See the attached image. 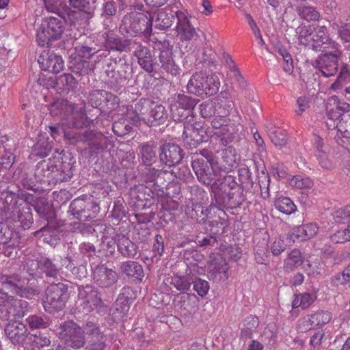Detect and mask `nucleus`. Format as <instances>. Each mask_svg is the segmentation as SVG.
<instances>
[{"instance_id": "nucleus-42", "label": "nucleus", "mask_w": 350, "mask_h": 350, "mask_svg": "<svg viewBox=\"0 0 350 350\" xmlns=\"http://www.w3.org/2000/svg\"><path fill=\"white\" fill-rule=\"evenodd\" d=\"M117 62L116 59H109L104 66L105 73L108 80L111 83H119L122 79V75L116 70Z\"/></svg>"}, {"instance_id": "nucleus-21", "label": "nucleus", "mask_w": 350, "mask_h": 350, "mask_svg": "<svg viewBox=\"0 0 350 350\" xmlns=\"http://www.w3.org/2000/svg\"><path fill=\"white\" fill-rule=\"evenodd\" d=\"M93 280L99 286L107 288L113 285L118 280L117 273L105 265L97 266L93 271Z\"/></svg>"}, {"instance_id": "nucleus-59", "label": "nucleus", "mask_w": 350, "mask_h": 350, "mask_svg": "<svg viewBox=\"0 0 350 350\" xmlns=\"http://www.w3.org/2000/svg\"><path fill=\"white\" fill-rule=\"evenodd\" d=\"M131 195L137 202H141L139 205L145 206L146 203L144 202L148 200L150 196V193H146V188L144 185L136 186L131 190Z\"/></svg>"}, {"instance_id": "nucleus-53", "label": "nucleus", "mask_w": 350, "mask_h": 350, "mask_svg": "<svg viewBox=\"0 0 350 350\" xmlns=\"http://www.w3.org/2000/svg\"><path fill=\"white\" fill-rule=\"evenodd\" d=\"M289 184L291 187L299 189H310L313 187V180L307 176L300 175L293 176L289 180Z\"/></svg>"}, {"instance_id": "nucleus-40", "label": "nucleus", "mask_w": 350, "mask_h": 350, "mask_svg": "<svg viewBox=\"0 0 350 350\" xmlns=\"http://www.w3.org/2000/svg\"><path fill=\"white\" fill-rule=\"evenodd\" d=\"M198 101V99L189 96L178 94L173 98L170 105H176L178 107H183L192 113Z\"/></svg>"}, {"instance_id": "nucleus-10", "label": "nucleus", "mask_w": 350, "mask_h": 350, "mask_svg": "<svg viewBox=\"0 0 350 350\" xmlns=\"http://www.w3.org/2000/svg\"><path fill=\"white\" fill-rule=\"evenodd\" d=\"M174 30L182 42H189L197 35L196 29L191 24L188 14L182 10L178 11Z\"/></svg>"}, {"instance_id": "nucleus-64", "label": "nucleus", "mask_w": 350, "mask_h": 350, "mask_svg": "<svg viewBox=\"0 0 350 350\" xmlns=\"http://www.w3.org/2000/svg\"><path fill=\"white\" fill-rule=\"evenodd\" d=\"M336 128L343 137H350V114H343L336 123Z\"/></svg>"}, {"instance_id": "nucleus-12", "label": "nucleus", "mask_w": 350, "mask_h": 350, "mask_svg": "<svg viewBox=\"0 0 350 350\" xmlns=\"http://www.w3.org/2000/svg\"><path fill=\"white\" fill-rule=\"evenodd\" d=\"M20 277L16 275H0V288L7 291L8 293L16 294L21 297H28L29 296V291L26 288Z\"/></svg>"}, {"instance_id": "nucleus-30", "label": "nucleus", "mask_w": 350, "mask_h": 350, "mask_svg": "<svg viewBox=\"0 0 350 350\" xmlns=\"http://www.w3.org/2000/svg\"><path fill=\"white\" fill-rule=\"evenodd\" d=\"M213 103H215L216 113L221 117L228 116L234 107L232 100L226 92H221L218 96L213 98Z\"/></svg>"}, {"instance_id": "nucleus-50", "label": "nucleus", "mask_w": 350, "mask_h": 350, "mask_svg": "<svg viewBox=\"0 0 350 350\" xmlns=\"http://www.w3.org/2000/svg\"><path fill=\"white\" fill-rule=\"evenodd\" d=\"M26 322L31 329H45L50 325L44 315H30L26 319Z\"/></svg>"}, {"instance_id": "nucleus-32", "label": "nucleus", "mask_w": 350, "mask_h": 350, "mask_svg": "<svg viewBox=\"0 0 350 350\" xmlns=\"http://www.w3.org/2000/svg\"><path fill=\"white\" fill-rule=\"evenodd\" d=\"M167 117L165 107L153 101L146 124L151 126L160 125L165 122Z\"/></svg>"}, {"instance_id": "nucleus-20", "label": "nucleus", "mask_w": 350, "mask_h": 350, "mask_svg": "<svg viewBox=\"0 0 350 350\" xmlns=\"http://www.w3.org/2000/svg\"><path fill=\"white\" fill-rule=\"evenodd\" d=\"M79 300L80 305L86 312L100 307L102 304L101 299L98 296L97 291L89 286L79 289Z\"/></svg>"}, {"instance_id": "nucleus-22", "label": "nucleus", "mask_w": 350, "mask_h": 350, "mask_svg": "<svg viewBox=\"0 0 350 350\" xmlns=\"http://www.w3.org/2000/svg\"><path fill=\"white\" fill-rule=\"evenodd\" d=\"M191 166L200 183L205 185H211L213 183V165L208 164L203 158H196L193 160Z\"/></svg>"}, {"instance_id": "nucleus-25", "label": "nucleus", "mask_w": 350, "mask_h": 350, "mask_svg": "<svg viewBox=\"0 0 350 350\" xmlns=\"http://www.w3.org/2000/svg\"><path fill=\"white\" fill-rule=\"evenodd\" d=\"M161 44L165 48L161 51L159 59L161 68L172 75L178 74V67L175 64L172 57V47L169 40H164Z\"/></svg>"}, {"instance_id": "nucleus-16", "label": "nucleus", "mask_w": 350, "mask_h": 350, "mask_svg": "<svg viewBox=\"0 0 350 350\" xmlns=\"http://www.w3.org/2000/svg\"><path fill=\"white\" fill-rule=\"evenodd\" d=\"M57 150L55 154L53 155L52 159L55 165V184L70 180L73 176V164L71 162L62 161V153Z\"/></svg>"}, {"instance_id": "nucleus-48", "label": "nucleus", "mask_w": 350, "mask_h": 350, "mask_svg": "<svg viewBox=\"0 0 350 350\" xmlns=\"http://www.w3.org/2000/svg\"><path fill=\"white\" fill-rule=\"evenodd\" d=\"M170 283L173 285L178 291H187L189 289L191 282V279L187 275H179L174 274L167 279Z\"/></svg>"}, {"instance_id": "nucleus-28", "label": "nucleus", "mask_w": 350, "mask_h": 350, "mask_svg": "<svg viewBox=\"0 0 350 350\" xmlns=\"http://www.w3.org/2000/svg\"><path fill=\"white\" fill-rule=\"evenodd\" d=\"M100 229H103V234L101 239L100 250L106 256H111L114 254L118 242L115 239V230L111 226L100 225Z\"/></svg>"}, {"instance_id": "nucleus-6", "label": "nucleus", "mask_w": 350, "mask_h": 350, "mask_svg": "<svg viewBox=\"0 0 350 350\" xmlns=\"http://www.w3.org/2000/svg\"><path fill=\"white\" fill-rule=\"evenodd\" d=\"M69 297L68 287L63 283L53 284L46 291L43 306L46 312L53 314L62 310Z\"/></svg>"}, {"instance_id": "nucleus-18", "label": "nucleus", "mask_w": 350, "mask_h": 350, "mask_svg": "<svg viewBox=\"0 0 350 350\" xmlns=\"http://www.w3.org/2000/svg\"><path fill=\"white\" fill-rule=\"evenodd\" d=\"M174 170H158L155 168H148L146 173L147 182L153 183L159 187H167L170 183L174 182L176 178Z\"/></svg>"}, {"instance_id": "nucleus-29", "label": "nucleus", "mask_w": 350, "mask_h": 350, "mask_svg": "<svg viewBox=\"0 0 350 350\" xmlns=\"http://www.w3.org/2000/svg\"><path fill=\"white\" fill-rule=\"evenodd\" d=\"M140 66L147 72L151 73L153 70V59L150 49L145 46L138 44L133 52Z\"/></svg>"}, {"instance_id": "nucleus-1", "label": "nucleus", "mask_w": 350, "mask_h": 350, "mask_svg": "<svg viewBox=\"0 0 350 350\" xmlns=\"http://www.w3.org/2000/svg\"><path fill=\"white\" fill-rule=\"evenodd\" d=\"M216 205L211 204V209L235 208L244 202L243 188L237 184L236 178L232 175H226L223 178L215 181L212 185Z\"/></svg>"}, {"instance_id": "nucleus-62", "label": "nucleus", "mask_w": 350, "mask_h": 350, "mask_svg": "<svg viewBox=\"0 0 350 350\" xmlns=\"http://www.w3.org/2000/svg\"><path fill=\"white\" fill-rule=\"evenodd\" d=\"M255 260L258 264L266 265L268 262L269 252L266 244L257 245L254 248Z\"/></svg>"}, {"instance_id": "nucleus-27", "label": "nucleus", "mask_w": 350, "mask_h": 350, "mask_svg": "<svg viewBox=\"0 0 350 350\" xmlns=\"http://www.w3.org/2000/svg\"><path fill=\"white\" fill-rule=\"evenodd\" d=\"M27 331L26 325L19 321L9 322L5 328V335L14 345H19L23 342Z\"/></svg>"}, {"instance_id": "nucleus-56", "label": "nucleus", "mask_w": 350, "mask_h": 350, "mask_svg": "<svg viewBox=\"0 0 350 350\" xmlns=\"http://www.w3.org/2000/svg\"><path fill=\"white\" fill-rule=\"evenodd\" d=\"M207 211L208 208H204L201 204H193L191 209L189 211L188 214L192 219H196L198 222H204L208 218Z\"/></svg>"}, {"instance_id": "nucleus-9", "label": "nucleus", "mask_w": 350, "mask_h": 350, "mask_svg": "<svg viewBox=\"0 0 350 350\" xmlns=\"http://www.w3.org/2000/svg\"><path fill=\"white\" fill-rule=\"evenodd\" d=\"M153 100L142 98L135 101L127 109L126 117L131 124L137 125L142 122L147 124Z\"/></svg>"}, {"instance_id": "nucleus-24", "label": "nucleus", "mask_w": 350, "mask_h": 350, "mask_svg": "<svg viewBox=\"0 0 350 350\" xmlns=\"http://www.w3.org/2000/svg\"><path fill=\"white\" fill-rule=\"evenodd\" d=\"M327 115L329 120H339L343 114H349L350 105L345 101H341L336 96H332L327 103Z\"/></svg>"}, {"instance_id": "nucleus-15", "label": "nucleus", "mask_w": 350, "mask_h": 350, "mask_svg": "<svg viewBox=\"0 0 350 350\" xmlns=\"http://www.w3.org/2000/svg\"><path fill=\"white\" fill-rule=\"evenodd\" d=\"M312 49L314 51H325L326 49L336 50L338 44L327 36L325 26H317L312 30Z\"/></svg>"}, {"instance_id": "nucleus-26", "label": "nucleus", "mask_w": 350, "mask_h": 350, "mask_svg": "<svg viewBox=\"0 0 350 350\" xmlns=\"http://www.w3.org/2000/svg\"><path fill=\"white\" fill-rule=\"evenodd\" d=\"M177 13L178 11H173L170 6L158 10L154 13L155 27L160 30L170 28L174 22V18H177Z\"/></svg>"}, {"instance_id": "nucleus-13", "label": "nucleus", "mask_w": 350, "mask_h": 350, "mask_svg": "<svg viewBox=\"0 0 350 350\" xmlns=\"http://www.w3.org/2000/svg\"><path fill=\"white\" fill-rule=\"evenodd\" d=\"M210 258L208 264L210 276L219 281L228 279L229 267L223 256L220 254H212Z\"/></svg>"}, {"instance_id": "nucleus-49", "label": "nucleus", "mask_w": 350, "mask_h": 350, "mask_svg": "<svg viewBox=\"0 0 350 350\" xmlns=\"http://www.w3.org/2000/svg\"><path fill=\"white\" fill-rule=\"evenodd\" d=\"M350 83V72L349 70L344 67L341 69L339 75L338 76L336 81L331 85V89L335 91H338L342 88L348 87L347 85Z\"/></svg>"}, {"instance_id": "nucleus-58", "label": "nucleus", "mask_w": 350, "mask_h": 350, "mask_svg": "<svg viewBox=\"0 0 350 350\" xmlns=\"http://www.w3.org/2000/svg\"><path fill=\"white\" fill-rule=\"evenodd\" d=\"M221 139L223 145L226 146L228 144L231 143L234 138V125L228 124L220 131L215 133Z\"/></svg>"}, {"instance_id": "nucleus-39", "label": "nucleus", "mask_w": 350, "mask_h": 350, "mask_svg": "<svg viewBox=\"0 0 350 350\" xmlns=\"http://www.w3.org/2000/svg\"><path fill=\"white\" fill-rule=\"evenodd\" d=\"M316 297L309 293H297L293 295L292 308L293 309H308L314 301Z\"/></svg>"}, {"instance_id": "nucleus-44", "label": "nucleus", "mask_w": 350, "mask_h": 350, "mask_svg": "<svg viewBox=\"0 0 350 350\" xmlns=\"http://www.w3.org/2000/svg\"><path fill=\"white\" fill-rule=\"evenodd\" d=\"M90 335L91 338L86 348L87 350H105L106 348L105 336L99 329L97 327L93 329Z\"/></svg>"}, {"instance_id": "nucleus-5", "label": "nucleus", "mask_w": 350, "mask_h": 350, "mask_svg": "<svg viewBox=\"0 0 350 350\" xmlns=\"http://www.w3.org/2000/svg\"><path fill=\"white\" fill-rule=\"evenodd\" d=\"M64 31L62 19L53 16L44 18L36 33L38 44L42 47H50L51 42L59 39Z\"/></svg>"}, {"instance_id": "nucleus-63", "label": "nucleus", "mask_w": 350, "mask_h": 350, "mask_svg": "<svg viewBox=\"0 0 350 350\" xmlns=\"http://www.w3.org/2000/svg\"><path fill=\"white\" fill-rule=\"evenodd\" d=\"M333 218L337 224H350V206L336 210L333 215Z\"/></svg>"}, {"instance_id": "nucleus-4", "label": "nucleus", "mask_w": 350, "mask_h": 350, "mask_svg": "<svg viewBox=\"0 0 350 350\" xmlns=\"http://www.w3.org/2000/svg\"><path fill=\"white\" fill-rule=\"evenodd\" d=\"M221 83L219 77L215 74L206 75L196 72L188 81L187 88L189 92L198 96H212L217 94Z\"/></svg>"}, {"instance_id": "nucleus-54", "label": "nucleus", "mask_w": 350, "mask_h": 350, "mask_svg": "<svg viewBox=\"0 0 350 350\" xmlns=\"http://www.w3.org/2000/svg\"><path fill=\"white\" fill-rule=\"evenodd\" d=\"M297 40L300 45L312 46V26L301 27L298 31Z\"/></svg>"}, {"instance_id": "nucleus-45", "label": "nucleus", "mask_w": 350, "mask_h": 350, "mask_svg": "<svg viewBox=\"0 0 350 350\" xmlns=\"http://www.w3.org/2000/svg\"><path fill=\"white\" fill-rule=\"evenodd\" d=\"M17 221L20 223V226L24 229L30 228L33 223V215L31 208L27 205L18 208L17 210Z\"/></svg>"}, {"instance_id": "nucleus-33", "label": "nucleus", "mask_w": 350, "mask_h": 350, "mask_svg": "<svg viewBox=\"0 0 350 350\" xmlns=\"http://www.w3.org/2000/svg\"><path fill=\"white\" fill-rule=\"evenodd\" d=\"M120 269L128 277L133 278L138 281H142L144 277L142 266L136 261H126L121 264Z\"/></svg>"}, {"instance_id": "nucleus-41", "label": "nucleus", "mask_w": 350, "mask_h": 350, "mask_svg": "<svg viewBox=\"0 0 350 350\" xmlns=\"http://www.w3.org/2000/svg\"><path fill=\"white\" fill-rule=\"evenodd\" d=\"M304 262V258L299 250L294 249L288 253L284 261V268L287 271H292Z\"/></svg>"}, {"instance_id": "nucleus-43", "label": "nucleus", "mask_w": 350, "mask_h": 350, "mask_svg": "<svg viewBox=\"0 0 350 350\" xmlns=\"http://www.w3.org/2000/svg\"><path fill=\"white\" fill-rule=\"evenodd\" d=\"M274 206L278 211L286 215H291L297 209L293 200L288 197L278 198L274 202Z\"/></svg>"}, {"instance_id": "nucleus-46", "label": "nucleus", "mask_w": 350, "mask_h": 350, "mask_svg": "<svg viewBox=\"0 0 350 350\" xmlns=\"http://www.w3.org/2000/svg\"><path fill=\"white\" fill-rule=\"evenodd\" d=\"M314 144L320 165L324 168H330L332 167V163L326 159L323 139L319 136H316L314 137Z\"/></svg>"}, {"instance_id": "nucleus-52", "label": "nucleus", "mask_w": 350, "mask_h": 350, "mask_svg": "<svg viewBox=\"0 0 350 350\" xmlns=\"http://www.w3.org/2000/svg\"><path fill=\"white\" fill-rule=\"evenodd\" d=\"M129 308V298L124 296H119L115 303V312L113 314L115 317L122 318L127 314Z\"/></svg>"}, {"instance_id": "nucleus-3", "label": "nucleus", "mask_w": 350, "mask_h": 350, "mask_svg": "<svg viewBox=\"0 0 350 350\" xmlns=\"http://www.w3.org/2000/svg\"><path fill=\"white\" fill-rule=\"evenodd\" d=\"M154 17L148 12H132L122 18L120 30L127 36H135L139 33L150 35Z\"/></svg>"}, {"instance_id": "nucleus-7", "label": "nucleus", "mask_w": 350, "mask_h": 350, "mask_svg": "<svg viewBox=\"0 0 350 350\" xmlns=\"http://www.w3.org/2000/svg\"><path fill=\"white\" fill-rule=\"evenodd\" d=\"M183 138L185 143L191 148H196L200 143L206 142L208 135L204 122L194 120L191 116V119L185 124Z\"/></svg>"}, {"instance_id": "nucleus-36", "label": "nucleus", "mask_w": 350, "mask_h": 350, "mask_svg": "<svg viewBox=\"0 0 350 350\" xmlns=\"http://www.w3.org/2000/svg\"><path fill=\"white\" fill-rule=\"evenodd\" d=\"M98 40L101 41L102 44L107 49L122 51L125 46L120 38L114 36L113 33L105 32L98 36Z\"/></svg>"}, {"instance_id": "nucleus-57", "label": "nucleus", "mask_w": 350, "mask_h": 350, "mask_svg": "<svg viewBox=\"0 0 350 350\" xmlns=\"http://www.w3.org/2000/svg\"><path fill=\"white\" fill-rule=\"evenodd\" d=\"M316 327H321L328 323L332 318L331 312L325 310H317L311 314Z\"/></svg>"}, {"instance_id": "nucleus-38", "label": "nucleus", "mask_w": 350, "mask_h": 350, "mask_svg": "<svg viewBox=\"0 0 350 350\" xmlns=\"http://www.w3.org/2000/svg\"><path fill=\"white\" fill-rule=\"evenodd\" d=\"M258 326L259 319L256 316H247L243 321L241 337L245 339L252 338Z\"/></svg>"}, {"instance_id": "nucleus-47", "label": "nucleus", "mask_w": 350, "mask_h": 350, "mask_svg": "<svg viewBox=\"0 0 350 350\" xmlns=\"http://www.w3.org/2000/svg\"><path fill=\"white\" fill-rule=\"evenodd\" d=\"M32 263L38 267L39 273L44 272L47 276L54 277L57 273L55 265L46 257H41L38 260L33 261Z\"/></svg>"}, {"instance_id": "nucleus-17", "label": "nucleus", "mask_w": 350, "mask_h": 350, "mask_svg": "<svg viewBox=\"0 0 350 350\" xmlns=\"http://www.w3.org/2000/svg\"><path fill=\"white\" fill-rule=\"evenodd\" d=\"M38 62L42 70L52 73H59L64 66L62 56L49 51L42 52L39 56Z\"/></svg>"}, {"instance_id": "nucleus-31", "label": "nucleus", "mask_w": 350, "mask_h": 350, "mask_svg": "<svg viewBox=\"0 0 350 350\" xmlns=\"http://www.w3.org/2000/svg\"><path fill=\"white\" fill-rule=\"evenodd\" d=\"M85 142H88L90 148L97 151L107 148L109 139L100 132L87 131Z\"/></svg>"}, {"instance_id": "nucleus-11", "label": "nucleus", "mask_w": 350, "mask_h": 350, "mask_svg": "<svg viewBox=\"0 0 350 350\" xmlns=\"http://www.w3.org/2000/svg\"><path fill=\"white\" fill-rule=\"evenodd\" d=\"M28 303L22 299L14 298L13 296L8 298L4 308H1L0 311L3 315L1 318L5 320L11 319H22L27 312Z\"/></svg>"}, {"instance_id": "nucleus-60", "label": "nucleus", "mask_w": 350, "mask_h": 350, "mask_svg": "<svg viewBox=\"0 0 350 350\" xmlns=\"http://www.w3.org/2000/svg\"><path fill=\"white\" fill-rule=\"evenodd\" d=\"M142 159L144 164L149 165L156 159V152L153 147L144 144L141 147Z\"/></svg>"}, {"instance_id": "nucleus-8", "label": "nucleus", "mask_w": 350, "mask_h": 350, "mask_svg": "<svg viewBox=\"0 0 350 350\" xmlns=\"http://www.w3.org/2000/svg\"><path fill=\"white\" fill-rule=\"evenodd\" d=\"M59 338L67 346L79 349L85 344L84 331L73 321H67L60 325Z\"/></svg>"}, {"instance_id": "nucleus-35", "label": "nucleus", "mask_w": 350, "mask_h": 350, "mask_svg": "<svg viewBox=\"0 0 350 350\" xmlns=\"http://www.w3.org/2000/svg\"><path fill=\"white\" fill-rule=\"evenodd\" d=\"M319 230L318 226L314 223L301 225L294 229L293 235L299 241H304L314 237Z\"/></svg>"}, {"instance_id": "nucleus-34", "label": "nucleus", "mask_w": 350, "mask_h": 350, "mask_svg": "<svg viewBox=\"0 0 350 350\" xmlns=\"http://www.w3.org/2000/svg\"><path fill=\"white\" fill-rule=\"evenodd\" d=\"M117 247L121 254L126 258H133L137 253V247L127 237L120 236Z\"/></svg>"}, {"instance_id": "nucleus-37", "label": "nucleus", "mask_w": 350, "mask_h": 350, "mask_svg": "<svg viewBox=\"0 0 350 350\" xmlns=\"http://www.w3.org/2000/svg\"><path fill=\"white\" fill-rule=\"evenodd\" d=\"M88 204L83 199L77 198L70 205L72 214L80 220H85L90 217V214L86 211Z\"/></svg>"}, {"instance_id": "nucleus-23", "label": "nucleus", "mask_w": 350, "mask_h": 350, "mask_svg": "<svg viewBox=\"0 0 350 350\" xmlns=\"http://www.w3.org/2000/svg\"><path fill=\"white\" fill-rule=\"evenodd\" d=\"M182 152L180 147L176 144H164L161 148L160 159L166 165H175L183 158Z\"/></svg>"}, {"instance_id": "nucleus-14", "label": "nucleus", "mask_w": 350, "mask_h": 350, "mask_svg": "<svg viewBox=\"0 0 350 350\" xmlns=\"http://www.w3.org/2000/svg\"><path fill=\"white\" fill-rule=\"evenodd\" d=\"M55 165L52 157L39 162L35 169V180L41 184H55Z\"/></svg>"}, {"instance_id": "nucleus-2", "label": "nucleus", "mask_w": 350, "mask_h": 350, "mask_svg": "<svg viewBox=\"0 0 350 350\" xmlns=\"http://www.w3.org/2000/svg\"><path fill=\"white\" fill-rule=\"evenodd\" d=\"M60 107L63 111L62 124L66 126L64 128L65 137L76 142H85L86 131L82 133L80 130L90 124L85 113L77 110L76 105L67 101L62 102Z\"/></svg>"}, {"instance_id": "nucleus-51", "label": "nucleus", "mask_w": 350, "mask_h": 350, "mask_svg": "<svg viewBox=\"0 0 350 350\" xmlns=\"http://www.w3.org/2000/svg\"><path fill=\"white\" fill-rule=\"evenodd\" d=\"M299 16L307 21H315L319 19V12L312 6H300L297 9Z\"/></svg>"}, {"instance_id": "nucleus-55", "label": "nucleus", "mask_w": 350, "mask_h": 350, "mask_svg": "<svg viewBox=\"0 0 350 350\" xmlns=\"http://www.w3.org/2000/svg\"><path fill=\"white\" fill-rule=\"evenodd\" d=\"M221 158L228 167H234L237 159L235 148L232 146H226L222 150Z\"/></svg>"}, {"instance_id": "nucleus-19", "label": "nucleus", "mask_w": 350, "mask_h": 350, "mask_svg": "<svg viewBox=\"0 0 350 350\" xmlns=\"http://www.w3.org/2000/svg\"><path fill=\"white\" fill-rule=\"evenodd\" d=\"M338 49L321 55L317 60V66L321 72L325 77L334 75L338 70Z\"/></svg>"}, {"instance_id": "nucleus-61", "label": "nucleus", "mask_w": 350, "mask_h": 350, "mask_svg": "<svg viewBox=\"0 0 350 350\" xmlns=\"http://www.w3.org/2000/svg\"><path fill=\"white\" fill-rule=\"evenodd\" d=\"M316 327L311 314H307L297 321V330L305 333Z\"/></svg>"}]
</instances>
